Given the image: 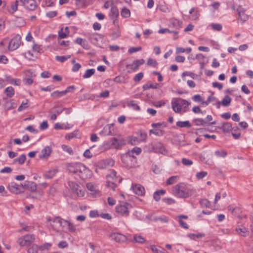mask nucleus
<instances>
[{"label": "nucleus", "instance_id": "obj_1", "mask_svg": "<svg viewBox=\"0 0 253 253\" xmlns=\"http://www.w3.org/2000/svg\"><path fill=\"white\" fill-rule=\"evenodd\" d=\"M70 172L78 175L82 179L88 177L89 169L81 163L69 164L67 167Z\"/></svg>", "mask_w": 253, "mask_h": 253}, {"label": "nucleus", "instance_id": "obj_2", "mask_svg": "<svg viewBox=\"0 0 253 253\" xmlns=\"http://www.w3.org/2000/svg\"><path fill=\"white\" fill-rule=\"evenodd\" d=\"M173 194L179 198H187L192 196L194 193V190L188 188L184 183H180L173 187Z\"/></svg>", "mask_w": 253, "mask_h": 253}, {"label": "nucleus", "instance_id": "obj_3", "mask_svg": "<svg viewBox=\"0 0 253 253\" xmlns=\"http://www.w3.org/2000/svg\"><path fill=\"white\" fill-rule=\"evenodd\" d=\"M117 172L114 170H112L109 174L107 175L106 186L110 187L113 191L115 190V188L117 185L116 182L118 181L120 183L122 180V178H118L117 175Z\"/></svg>", "mask_w": 253, "mask_h": 253}, {"label": "nucleus", "instance_id": "obj_4", "mask_svg": "<svg viewBox=\"0 0 253 253\" xmlns=\"http://www.w3.org/2000/svg\"><path fill=\"white\" fill-rule=\"evenodd\" d=\"M121 160L127 169L135 167L136 165V157L133 155H130V154L126 153L123 155L121 157Z\"/></svg>", "mask_w": 253, "mask_h": 253}, {"label": "nucleus", "instance_id": "obj_5", "mask_svg": "<svg viewBox=\"0 0 253 253\" xmlns=\"http://www.w3.org/2000/svg\"><path fill=\"white\" fill-rule=\"evenodd\" d=\"M109 143L111 147L117 149L121 148L126 144L125 140L120 135L112 138Z\"/></svg>", "mask_w": 253, "mask_h": 253}, {"label": "nucleus", "instance_id": "obj_6", "mask_svg": "<svg viewBox=\"0 0 253 253\" xmlns=\"http://www.w3.org/2000/svg\"><path fill=\"white\" fill-rule=\"evenodd\" d=\"M21 43V37L19 34H17L9 42L8 49L13 51L17 49Z\"/></svg>", "mask_w": 253, "mask_h": 253}, {"label": "nucleus", "instance_id": "obj_7", "mask_svg": "<svg viewBox=\"0 0 253 253\" xmlns=\"http://www.w3.org/2000/svg\"><path fill=\"white\" fill-rule=\"evenodd\" d=\"M114 164V161L110 159L102 160L94 164L96 167V171L97 169H104L108 166H112Z\"/></svg>", "mask_w": 253, "mask_h": 253}, {"label": "nucleus", "instance_id": "obj_8", "mask_svg": "<svg viewBox=\"0 0 253 253\" xmlns=\"http://www.w3.org/2000/svg\"><path fill=\"white\" fill-rule=\"evenodd\" d=\"M68 185L72 191L76 193L78 196L83 197L84 196V192L79 189L80 186L75 182L69 181Z\"/></svg>", "mask_w": 253, "mask_h": 253}, {"label": "nucleus", "instance_id": "obj_9", "mask_svg": "<svg viewBox=\"0 0 253 253\" xmlns=\"http://www.w3.org/2000/svg\"><path fill=\"white\" fill-rule=\"evenodd\" d=\"M7 188L11 192L16 194L21 193L24 191L21 189L20 186L15 182L9 183L7 185Z\"/></svg>", "mask_w": 253, "mask_h": 253}, {"label": "nucleus", "instance_id": "obj_10", "mask_svg": "<svg viewBox=\"0 0 253 253\" xmlns=\"http://www.w3.org/2000/svg\"><path fill=\"white\" fill-rule=\"evenodd\" d=\"M23 5L29 10H34L37 7L35 0H24Z\"/></svg>", "mask_w": 253, "mask_h": 253}, {"label": "nucleus", "instance_id": "obj_11", "mask_svg": "<svg viewBox=\"0 0 253 253\" xmlns=\"http://www.w3.org/2000/svg\"><path fill=\"white\" fill-rule=\"evenodd\" d=\"M110 237L112 240L117 242H124L126 240V236L118 233H113L110 235Z\"/></svg>", "mask_w": 253, "mask_h": 253}, {"label": "nucleus", "instance_id": "obj_12", "mask_svg": "<svg viewBox=\"0 0 253 253\" xmlns=\"http://www.w3.org/2000/svg\"><path fill=\"white\" fill-rule=\"evenodd\" d=\"M217 128L222 130L224 132H229L232 129V125L229 122L221 123Z\"/></svg>", "mask_w": 253, "mask_h": 253}, {"label": "nucleus", "instance_id": "obj_13", "mask_svg": "<svg viewBox=\"0 0 253 253\" xmlns=\"http://www.w3.org/2000/svg\"><path fill=\"white\" fill-rule=\"evenodd\" d=\"M132 189L134 193L138 196H143L145 193V189L140 184L132 185Z\"/></svg>", "mask_w": 253, "mask_h": 253}, {"label": "nucleus", "instance_id": "obj_14", "mask_svg": "<svg viewBox=\"0 0 253 253\" xmlns=\"http://www.w3.org/2000/svg\"><path fill=\"white\" fill-rule=\"evenodd\" d=\"M113 124L106 125L100 132L99 134L103 136L113 135L114 134L111 130V128H113Z\"/></svg>", "mask_w": 253, "mask_h": 253}, {"label": "nucleus", "instance_id": "obj_15", "mask_svg": "<svg viewBox=\"0 0 253 253\" xmlns=\"http://www.w3.org/2000/svg\"><path fill=\"white\" fill-rule=\"evenodd\" d=\"M128 205V204H126V205H120L116 207V211L120 213L121 215L126 214L128 215V208L126 207V205Z\"/></svg>", "mask_w": 253, "mask_h": 253}, {"label": "nucleus", "instance_id": "obj_16", "mask_svg": "<svg viewBox=\"0 0 253 253\" xmlns=\"http://www.w3.org/2000/svg\"><path fill=\"white\" fill-rule=\"evenodd\" d=\"M51 152V147L46 146L41 151V154L39 155V157L40 159L47 158L50 155Z\"/></svg>", "mask_w": 253, "mask_h": 253}, {"label": "nucleus", "instance_id": "obj_17", "mask_svg": "<svg viewBox=\"0 0 253 253\" xmlns=\"http://www.w3.org/2000/svg\"><path fill=\"white\" fill-rule=\"evenodd\" d=\"M235 230L239 235L243 237L247 236L249 233L247 229L244 226L237 227Z\"/></svg>", "mask_w": 253, "mask_h": 253}, {"label": "nucleus", "instance_id": "obj_18", "mask_svg": "<svg viewBox=\"0 0 253 253\" xmlns=\"http://www.w3.org/2000/svg\"><path fill=\"white\" fill-rule=\"evenodd\" d=\"M119 16V10L115 5H112L110 10V18L111 19L117 18Z\"/></svg>", "mask_w": 253, "mask_h": 253}, {"label": "nucleus", "instance_id": "obj_19", "mask_svg": "<svg viewBox=\"0 0 253 253\" xmlns=\"http://www.w3.org/2000/svg\"><path fill=\"white\" fill-rule=\"evenodd\" d=\"M232 99L228 95H226L221 101H218V105L222 104L223 106L226 107L230 105Z\"/></svg>", "mask_w": 253, "mask_h": 253}, {"label": "nucleus", "instance_id": "obj_20", "mask_svg": "<svg viewBox=\"0 0 253 253\" xmlns=\"http://www.w3.org/2000/svg\"><path fill=\"white\" fill-rule=\"evenodd\" d=\"M71 126L68 123L65 124H60L59 123H57L54 125V128L56 129H69L71 127Z\"/></svg>", "mask_w": 253, "mask_h": 253}, {"label": "nucleus", "instance_id": "obj_21", "mask_svg": "<svg viewBox=\"0 0 253 253\" xmlns=\"http://www.w3.org/2000/svg\"><path fill=\"white\" fill-rule=\"evenodd\" d=\"M88 40L93 43L95 44L98 41L99 38H101V36L99 34L94 33L90 34L88 36Z\"/></svg>", "mask_w": 253, "mask_h": 253}, {"label": "nucleus", "instance_id": "obj_22", "mask_svg": "<svg viewBox=\"0 0 253 253\" xmlns=\"http://www.w3.org/2000/svg\"><path fill=\"white\" fill-rule=\"evenodd\" d=\"M166 193V191L161 189L155 191L153 194V198L157 202L159 201L161 199V195H164Z\"/></svg>", "mask_w": 253, "mask_h": 253}, {"label": "nucleus", "instance_id": "obj_23", "mask_svg": "<svg viewBox=\"0 0 253 253\" xmlns=\"http://www.w3.org/2000/svg\"><path fill=\"white\" fill-rule=\"evenodd\" d=\"M127 106L132 108L134 110L138 111L140 110V106L137 104L135 100H130L127 103Z\"/></svg>", "mask_w": 253, "mask_h": 253}, {"label": "nucleus", "instance_id": "obj_24", "mask_svg": "<svg viewBox=\"0 0 253 253\" xmlns=\"http://www.w3.org/2000/svg\"><path fill=\"white\" fill-rule=\"evenodd\" d=\"M66 93H67L66 91L63 90L61 91H59L58 90H56V91H53L52 93H51V96L53 99H57V98H58L59 97H61L65 95Z\"/></svg>", "mask_w": 253, "mask_h": 253}, {"label": "nucleus", "instance_id": "obj_25", "mask_svg": "<svg viewBox=\"0 0 253 253\" xmlns=\"http://www.w3.org/2000/svg\"><path fill=\"white\" fill-rule=\"evenodd\" d=\"M171 105L173 110L175 113H179L181 110V106L179 101L175 100V101H172Z\"/></svg>", "mask_w": 253, "mask_h": 253}, {"label": "nucleus", "instance_id": "obj_26", "mask_svg": "<svg viewBox=\"0 0 253 253\" xmlns=\"http://www.w3.org/2000/svg\"><path fill=\"white\" fill-rule=\"evenodd\" d=\"M57 171L56 169H50L44 174L43 176L46 179H51L55 176Z\"/></svg>", "mask_w": 253, "mask_h": 253}, {"label": "nucleus", "instance_id": "obj_27", "mask_svg": "<svg viewBox=\"0 0 253 253\" xmlns=\"http://www.w3.org/2000/svg\"><path fill=\"white\" fill-rule=\"evenodd\" d=\"M4 92L7 97L11 98L14 95L15 91L13 87L8 86L4 89Z\"/></svg>", "mask_w": 253, "mask_h": 253}, {"label": "nucleus", "instance_id": "obj_28", "mask_svg": "<svg viewBox=\"0 0 253 253\" xmlns=\"http://www.w3.org/2000/svg\"><path fill=\"white\" fill-rule=\"evenodd\" d=\"M159 84L157 83H147L145 84H144L142 86V88L143 90H147L150 88H154L156 89L158 87Z\"/></svg>", "mask_w": 253, "mask_h": 253}, {"label": "nucleus", "instance_id": "obj_29", "mask_svg": "<svg viewBox=\"0 0 253 253\" xmlns=\"http://www.w3.org/2000/svg\"><path fill=\"white\" fill-rule=\"evenodd\" d=\"M159 248H157L155 245L151 246V249L154 253H169L165 249L161 247H159Z\"/></svg>", "mask_w": 253, "mask_h": 253}, {"label": "nucleus", "instance_id": "obj_30", "mask_svg": "<svg viewBox=\"0 0 253 253\" xmlns=\"http://www.w3.org/2000/svg\"><path fill=\"white\" fill-rule=\"evenodd\" d=\"M76 42L81 45L84 49L88 48V44L85 40L81 38H78L76 40Z\"/></svg>", "mask_w": 253, "mask_h": 253}, {"label": "nucleus", "instance_id": "obj_31", "mask_svg": "<svg viewBox=\"0 0 253 253\" xmlns=\"http://www.w3.org/2000/svg\"><path fill=\"white\" fill-rule=\"evenodd\" d=\"M232 130H233L232 135L233 137L236 139L239 138L241 136V133L239 127L237 126L232 127Z\"/></svg>", "mask_w": 253, "mask_h": 253}, {"label": "nucleus", "instance_id": "obj_32", "mask_svg": "<svg viewBox=\"0 0 253 253\" xmlns=\"http://www.w3.org/2000/svg\"><path fill=\"white\" fill-rule=\"evenodd\" d=\"M23 237L24 238L25 241L27 242V243H28L29 245L33 242L35 239V235L33 234H27L23 236Z\"/></svg>", "mask_w": 253, "mask_h": 253}, {"label": "nucleus", "instance_id": "obj_33", "mask_svg": "<svg viewBox=\"0 0 253 253\" xmlns=\"http://www.w3.org/2000/svg\"><path fill=\"white\" fill-rule=\"evenodd\" d=\"M176 126L180 127H187L190 128L191 126V125L188 121L184 122L178 121L176 122Z\"/></svg>", "mask_w": 253, "mask_h": 253}, {"label": "nucleus", "instance_id": "obj_34", "mask_svg": "<svg viewBox=\"0 0 253 253\" xmlns=\"http://www.w3.org/2000/svg\"><path fill=\"white\" fill-rule=\"evenodd\" d=\"M28 186L27 189L31 192H35L37 190V186L36 183L33 181H28Z\"/></svg>", "mask_w": 253, "mask_h": 253}, {"label": "nucleus", "instance_id": "obj_35", "mask_svg": "<svg viewBox=\"0 0 253 253\" xmlns=\"http://www.w3.org/2000/svg\"><path fill=\"white\" fill-rule=\"evenodd\" d=\"M64 222L67 224L68 230L70 232L73 233L76 231V227L72 222L67 220H64Z\"/></svg>", "mask_w": 253, "mask_h": 253}, {"label": "nucleus", "instance_id": "obj_36", "mask_svg": "<svg viewBox=\"0 0 253 253\" xmlns=\"http://www.w3.org/2000/svg\"><path fill=\"white\" fill-rule=\"evenodd\" d=\"M95 73V69H90L87 70L84 74L83 76V78L84 79L88 78L93 75Z\"/></svg>", "mask_w": 253, "mask_h": 253}, {"label": "nucleus", "instance_id": "obj_37", "mask_svg": "<svg viewBox=\"0 0 253 253\" xmlns=\"http://www.w3.org/2000/svg\"><path fill=\"white\" fill-rule=\"evenodd\" d=\"M175 100L177 101H179V102L181 104V106L182 105H184V108H186L189 105H190V102H189V101L185 100V99H183L182 98H175Z\"/></svg>", "mask_w": 253, "mask_h": 253}, {"label": "nucleus", "instance_id": "obj_38", "mask_svg": "<svg viewBox=\"0 0 253 253\" xmlns=\"http://www.w3.org/2000/svg\"><path fill=\"white\" fill-rule=\"evenodd\" d=\"M17 0H15L14 2H13L11 4L10 8L8 9V12L11 14H13L15 11H16L17 10Z\"/></svg>", "mask_w": 253, "mask_h": 253}, {"label": "nucleus", "instance_id": "obj_39", "mask_svg": "<svg viewBox=\"0 0 253 253\" xmlns=\"http://www.w3.org/2000/svg\"><path fill=\"white\" fill-rule=\"evenodd\" d=\"M193 122L195 124L196 126H203L204 124H207V122H205V120L203 119H195L193 120Z\"/></svg>", "mask_w": 253, "mask_h": 253}, {"label": "nucleus", "instance_id": "obj_40", "mask_svg": "<svg viewBox=\"0 0 253 253\" xmlns=\"http://www.w3.org/2000/svg\"><path fill=\"white\" fill-rule=\"evenodd\" d=\"M121 14L123 17H129L130 15V12L128 9L126 8H124L121 11Z\"/></svg>", "mask_w": 253, "mask_h": 253}, {"label": "nucleus", "instance_id": "obj_41", "mask_svg": "<svg viewBox=\"0 0 253 253\" xmlns=\"http://www.w3.org/2000/svg\"><path fill=\"white\" fill-rule=\"evenodd\" d=\"M88 4L87 0H76V4L80 7L86 6Z\"/></svg>", "mask_w": 253, "mask_h": 253}, {"label": "nucleus", "instance_id": "obj_42", "mask_svg": "<svg viewBox=\"0 0 253 253\" xmlns=\"http://www.w3.org/2000/svg\"><path fill=\"white\" fill-rule=\"evenodd\" d=\"M149 132L157 136H162L164 134L165 131L162 129H150Z\"/></svg>", "mask_w": 253, "mask_h": 253}, {"label": "nucleus", "instance_id": "obj_43", "mask_svg": "<svg viewBox=\"0 0 253 253\" xmlns=\"http://www.w3.org/2000/svg\"><path fill=\"white\" fill-rule=\"evenodd\" d=\"M133 239L136 242L138 243L142 244L145 242V240L144 239V238L138 234L134 235Z\"/></svg>", "mask_w": 253, "mask_h": 253}, {"label": "nucleus", "instance_id": "obj_44", "mask_svg": "<svg viewBox=\"0 0 253 253\" xmlns=\"http://www.w3.org/2000/svg\"><path fill=\"white\" fill-rule=\"evenodd\" d=\"M26 159V156L25 154H22L19 158L14 160L15 162H17L20 165L23 164Z\"/></svg>", "mask_w": 253, "mask_h": 253}, {"label": "nucleus", "instance_id": "obj_45", "mask_svg": "<svg viewBox=\"0 0 253 253\" xmlns=\"http://www.w3.org/2000/svg\"><path fill=\"white\" fill-rule=\"evenodd\" d=\"M71 58V55L67 56H56L55 59L57 61L60 62H64L66 60Z\"/></svg>", "mask_w": 253, "mask_h": 253}, {"label": "nucleus", "instance_id": "obj_46", "mask_svg": "<svg viewBox=\"0 0 253 253\" xmlns=\"http://www.w3.org/2000/svg\"><path fill=\"white\" fill-rule=\"evenodd\" d=\"M126 68L127 69H130L133 71H136L139 69L138 65H136L133 62L131 64L126 65Z\"/></svg>", "mask_w": 253, "mask_h": 253}, {"label": "nucleus", "instance_id": "obj_47", "mask_svg": "<svg viewBox=\"0 0 253 253\" xmlns=\"http://www.w3.org/2000/svg\"><path fill=\"white\" fill-rule=\"evenodd\" d=\"M177 176H172L169 178L167 180V184L168 185H171L174 183H175L178 179Z\"/></svg>", "mask_w": 253, "mask_h": 253}, {"label": "nucleus", "instance_id": "obj_48", "mask_svg": "<svg viewBox=\"0 0 253 253\" xmlns=\"http://www.w3.org/2000/svg\"><path fill=\"white\" fill-rule=\"evenodd\" d=\"M238 16L240 20L242 22V23L245 22L249 19V16L246 14L245 12L239 13Z\"/></svg>", "mask_w": 253, "mask_h": 253}, {"label": "nucleus", "instance_id": "obj_49", "mask_svg": "<svg viewBox=\"0 0 253 253\" xmlns=\"http://www.w3.org/2000/svg\"><path fill=\"white\" fill-rule=\"evenodd\" d=\"M141 152V149L139 147H135L133 148L131 151L127 152V154H130V155H133L135 153L137 155L140 154Z\"/></svg>", "mask_w": 253, "mask_h": 253}, {"label": "nucleus", "instance_id": "obj_50", "mask_svg": "<svg viewBox=\"0 0 253 253\" xmlns=\"http://www.w3.org/2000/svg\"><path fill=\"white\" fill-rule=\"evenodd\" d=\"M215 155L217 157L224 158L227 155V152L223 150H217L215 152Z\"/></svg>", "mask_w": 253, "mask_h": 253}, {"label": "nucleus", "instance_id": "obj_51", "mask_svg": "<svg viewBox=\"0 0 253 253\" xmlns=\"http://www.w3.org/2000/svg\"><path fill=\"white\" fill-rule=\"evenodd\" d=\"M147 65L153 67H156L158 65V63L155 59L149 58L147 61Z\"/></svg>", "mask_w": 253, "mask_h": 253}, {"label": "nucleus", "instance_id": "obj_52", "mask_svg": "<svg viewBox=\"0 0 253 253\" xmlns=\"http://www.w3.org/2000/svg\"><path fill=\"white\" fill-rule=\"evenodd\" d=\"M64 219H62V218H61L60 216H58L55 217L53 219L52 221L54 223L58 224L59 225V227H61L62 221H64Z\"/></svg>", "mask_w": 253, "mask_h": 253}, {"label": "nucleus", "instance_id": "obj_53", "mask_svg": "<svg viewBox=\"0 0 253 253\" xmlns=\"http://www.w3.org/2000/svg\"><path fill=\"white\" fill-rule=\"evenodd\" d=\"M143 76L144 74L142 72H140L135 75L133 78V80L136 82H138L142 79Z\"/></svg>", "mask_w": 253, "mask_h": 253}, {"label": "nucleus", "instance_id": "obj_54", "mask_svg": "<svg viewBox=\"0 0 253 253\" xmlns=\"http://www.w3.org/2000/svg\"><path fill=\"white\" fill-rule=\"evenodd\" d=\"M211 27L215 31H220L222 30V26L221 24L218 23L211 24Z\"/></svg>", "mask_w": 253, "mask_h": 253}, {"label": "nucleus", "instance_id": "obj_55", "mask_svg": "<svg viewBox=\"0 0 253 253\" xmlns=\"http://www.w3.org/2000/svg\"><path fill=\"white\" fill-rule=\"evenodd\" d=\"M28 253H37L38 246L36 244H33L31 248L28 250Z\"/></svg>", "mask_w": 253, "mask_h": 253}, {"label": "nucleus", "instance_id": "obj_56", "mask_svg": "<svg viewBox=\"0 0 253 253\" xmlns=\"http://www.w3.org/2000/svg\"><path fill=\"white\" fill-rule=\"evenodd\" d=\"M17 243L20 246H29L28 243L25 241V240H24V238L23 236L22 237L18 238L17 240Z\"/></svg>", "mask_w": 253, "mask_h": 253}, {"label": "nucleus", "instance_id": "obj_57", "mask_svg": "<svg viewBox=\"0 0 253 253\" xmlns=\"http://www.w3.org/2000/svg\"><path fill=\"white\" fill-rule=\"evenodd\" d=\"M142 49L141 46L138 47H131L128 49V52L129 53L131 54L134 52L139 51Z\"/></svg>", "mask_w": 253, "mask_h": 253}, {"label": "nucleus", "instance_id": "obj_58", "mask_svg": "<svg viewBox=\"0 0 253 253\" xmlns=\"http://www.w3.org/2000/svg\"><path fill=\"white\" fill-rule=\"evenodd\" d=\"M28 102V100L27 99L26 100L25 102L24 101L21 103V104L19 106L18 108V111H22L24 109L28 107V106L27 105Z\"/></svg>", "mask_w": 253, "mask_h": 253}, {"label": "nucleus", "instance_id": "obj_59", "mask_svg": "<svg viewBox=\"0 0 253 253\" xmlns=\"http://www.w3.org/2000/svg\"><path fill=\"white\" fill-rule=\"evenodd\" d=\"M204 236L205 234L203 233H199L198 234H189L188 235V237L191 239H194L195 237H196L197 238H201L204 237Z\"/></svg>", "mask_w": 253, "mask_h": 253}, {"label": "nucleus", "instance_id": "obj_60", "mask_svg": "<svg viewBox=\"0 0 253 253\" xmlns=\"http://www.w3.org/2000/svg\"><path fill=\"white\" fill-rule=\"evenodd\" d=\"M63 29L62 28L59 31L58 39L61 40L63 38H66L68 35V34L63 32Z\"/></svg>", "mask_w": 253, "mask_h": 253}, {"label": "nucleus", "instance_id": "obj_61", "mask_svg": "<svg viewBox=\"0 0 253 253\" xmlns=\"http://www.w3.org/2000/svg\"><path fill=\"white\" fill-rule=\"evenodd\" d=\"M207 174V172L206 171H200L197 173L196 176L197 179H201L206 176Z\"/></svg>", "mask_w": 253, "mask_h": 253}, {"label": "nucleus", "instance_id": "obj_62", "mask_svg": "<svg viewBox=\"0 0 253 253\" xmlns=\"http://www.w3.org/2000/svg\"><path fill=\"white\" fill-rule=\"evenodd\" d=\"M181 162L184 165L186 166H189L193 164V162L191 160L184 158L182 159Z\"/></svg>", "mask_w": 253, "mask_h": 253}, {"label": "nucleus", "instance_id": "obj_63", "mask_svg": "<svg viewBox=\"0 0 253 253\" xmlns=\"http://www.w3.org/2000/svg\"><path fill=\"white\" fill-rule=\"evenodd\" d=\"M200 203L203 207L209 208L210 206V203L207 199H202L200 201Z\"/></svg>", "mask_w": 253, "mask_h": 253}, {"label": "nucleus", "instance_id": "obj_64", "mask_svg": "<svg viewBox=\"0 0 253 253\" xmlns=\"http://www.w3.org/2000/svg\"><path fill=\"white\" fill-rule=\"evenodd\" d=\"M55 112L58 114V115H59L64 110H65V109L61 105L60 106H55Z\"/></svg>", "mask_w": 253, "mask_h": 253}]
</instances>
